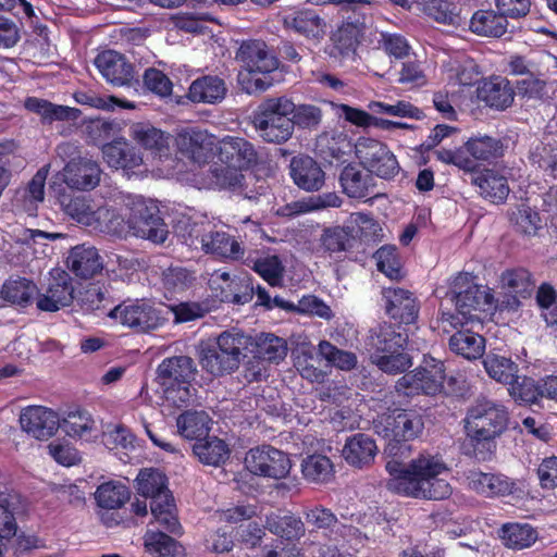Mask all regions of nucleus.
<instances>
[{
    "label": "nucleus",
    "mask_w": 557,
    "mask_h": 557,
    "mask_svg": "<svg viewBox=\"0 0 557 557\" xmlns=\"http://www.w3.org/2000/svg\"><path fill=\"white\" fill-rule=\"evenodd\" d=\"M341 205L342 199L336 193H325L310 197L308 201H295L290 205H286L282 209V214L293 216L313 210L338 208Z\"/></svg>",
    "instance_id": "obj_55"
},
{
    "label": "nucleus",
    "mask_w": 557,
    "mask_h": 557,
    "mask_svg": "<svg viewBox=\"0 0 557 557\" xmlns=\"http://www.w3.org/2000/svg\"><path fill=\"white\" fill-rule=\"evenodd\" d=\"M499 537L506 547L520 550L531 547L537 541L539 534L529 523L508 522L502 525Z\"/></svg>",
    "instance_id": "obj_47"
},
{
    "label": "nucleus",
    "mask_w": 557,
    "mask_h": 557,
    "mask_svg": "<svg viewBox=\"0 0 557 557\" xmlns=\"http://www.w3.org/2000/svg\"><path fill=\"white\" fill-rule=\"evenodd\" d=\"M60 426L72 438H89L95 431L92 416L81 407L66 411Z\"/></svg>",
    "instance_id": "obj_49"
},
{
    "label": "nucleus",
    "mask_w": 557,
    "mask_h": 557,
    "mask_svg": "<svg viewBox=\"0 0 557 557\" xmlns=\"http://www.w3.org/2000/svg\"><path fill=\"white\" fill-rule=\"evenodd\" d=\"M478 99L487 107L504 111L509 108L515 99V89L510 82L503 76H492L484 79L478 87Z\"/></svg>",
    "instance_id": "obj_28"
},
{
    "label": "nucleus",
    "mask_w": 557,
    "mask_h": 557,
    "mask_svg": "<svg viewBox=\"0 0 557 557\" xmlns=\"http://www.w3.org/2000/svg\"><path fill=\"white\" fill-rule=\"evenodd\" d=\"M125 220L115 209L102 206L99 208L92 230L99 233L122 237L127 231L153 243H163L168 237V226L160 215L158 206L152 200L135 197L128 205Z\"/></svg>",
    "instance_id": "obj_3"
},
{
    "label": "nucleus",
    "mask_w": 557,
    "mask_h": 557,
    "mask_svg": "<svg viewBox=\"0 0 557 557\" xmlns=\"http://www.w3.org/2000/svg\"><path fill=\"white\" fill-rule=\"evenodd\" d=\"M364 25L366 15L356 12L352 8V13L345 17V21L332 35L334 47L342 55H348L356 51L363 37Z\"/></svg>",
    "instance_id": "obj_27"
},
{
    "label": "nucleus",
    "mask_w": 557,
    "mask_h": 557,
    "mask_svg": "<svg viewBox=\"0 0 557 557\" xmlns=\"http://www.w3.org/2000/svg\"><path fill=\"white\" fill-rule=\"evenodd\" d=\"M529 161L533 166L543 170L546 175L557 180V145L537 144L530 151Z\"/></svg>",
    "instance_id": "obj_58"
},
{
    "label": "nucleus",
    "mask_w": 557,
    "mask_h": 557,
    "mask_svg": "<svg viewBox=\"0 0 557 557\" xmlns=\"http://www.w3.org/2000/svg\"><path fill=\"white\" fill-rule=\"evenodd\" d=\"M385 468L389 474L386 486L396 494L434 500L445 499L451 494L449 483L438 478L445 466L433 458L420 457L408 465L393 459Z\"/></svg>",
    "instance_id": "obj_2"
},
{
    "label": "nucleus",
    "mask_w": 557,
    "mask_h": 557,
    "mask_svg": "<svg viewBox=\"0 0 557 557\" xmlns=\"http://www.w3.org/2000/svg\"><path fill=\"white\" fill-rule=\"evenodd\" d=\"M304 478L311 483L324 484L334 478V465L332 460L321 454L307 456L301 462Z\"/></svg>",
    "instance_id": "obj_51"
},
{
    "label": "nucleus",
    "mask_w": 557,
    "mask_h": 557,
    "mask_svg": "<svg viewBox=\"0 0 557 557\" xmlns=\"http://www.w3.org/2000/svg\"><path fill=\"white\" fill-rule=\"evenodd\" d=\"M449 348L468 360H475L484 354L485 338L469 330H459L450 336Z\"/></svg>",
    "instance_id": "obj_48"
},
{
    "label": "nucleus",
    "mask_w": 557,
    "mask_h": 557,
    "mask_svg": "<svg viewBox=\"0 0 557 557\" xmlns=\"http://www.w3.org/2000/svg\"><path fill=\"white\" fill-rule=\"evenodd\" d=\"M375 432L389 443L401 444L418 438L424 430L422 413L414 408H394L377 414Z\"/></svg>",
    "instance_id": "obj_10"
},
{
    "label": "nucleus",
    "mask_w": 557,
    "mask_h": 557,
    "mask_svg": "<svg viewBox=\"0 0 557 557\" xmlns=\"http://www.w3.org/2000/svg\"><path fill=\"white\" fill-rule=\"evenodd\" d=\"M339 184L343 193L349 198L364 199L375 197L374 180L372 174L357 164H347L339 174Z\"/></svg>",
    "instance_id": "obj_26"
},
{
    "label": "nucleus",
    "mask_w": 557,
    "mask_h": 557,
    "mask_svg": "<svg viewBox=\"0 0 557 557\" xmlns=\"http://www.w3.org/2000/svg\"><path fill=\"white\" fill-rule=\"evenodd\" d=\"M61 157L71 160L65 164L62 176L63 182L71 189L91 190L99 185L101 170L99 164L88 158L74 154L78 153V147L74 143H64L58 146Z\"/></svg>",
    "instance_id": "obj_12"
},
{
    "label": "nucleus",
    "mask_w": 557,
    "mask_h": 557,
    "mask_svg": "<svg viewBox=\"0 0 557 557\" xmlns=\"http://www.w3.org/2000/svg\"><path fill=\"white\" fill-rule=\"evenodd\" d=\"M448 295L461 314L473 317L472 312L481 309L486 297L481 286L474 282L470 273H459L450 283Z\"/></svg>",
    "instance_id": "obj_19"
},
{
    "label": "nucleus",
    "mask_w": 557,
    "mask_h": 557,
    "mask_svg": "<svg viewBox=\"0 0 557 557\" xmlns=\"http://www.w3.org/2000/svg\"><path fill=\"white\" fill-rule=\"evenodd\" d=\"M321 247L332 253L348 251L352 247L351 232L343 226L327 227L321 235Z\"/></svg>",
    "instance_id": "obj_60"
},
{
    "label": "nucleus",
    "mask_w": 557,
    "mask_h": 557,
    "mask_svg": "<svg viewBox=\"0 0 557 557\" xmlns=\"http://www.w3.org/2000/svg\"><path fill=\"white\" fill-rule=\"evenodd\" d=\"M376 451L373 438L364 433H356L346 440L342 455L348 465L362 469L373 462Z\"/></svg>",
    "instance_id": "obj_33"
},
{
    "label": "nucleus",
    "mask_w": 557,
    "mask_h": 557,
    "mask_svg": "<svg viewBox=\"0 0 557 557\" xmlns=\"http://www.w3.org/2000/svg\"><path fill=\"white\" fill-rule=\"evenodd\" d=\"M103 160L113 169L134 170L143 163L138 150L125 140H112L102 148Z\"/></svg>",
    "instance_id": "obj_39"
},
{
    "label": "nucleus",
    "mask_w": 557,
    "mask_h": 557,
    "mask_svg": "<svg viewBox=\"0 0 557 557\" xmlns=\"http://www.w3.org/2000/svg\"><path fill=\"white\" fill-rule=\"evenodd\" d=\"M409 335L392 323H382L372 330L369 345L372 349V362L384 373H405L412 366L407 351Z\"/></svg>",
    "instance_id": "obj_4"
},
{
    "label": "nucleus",
    "mask_w": 557,
    "mask_h": 557,
    "mask_svg": "<svg viewBox=\"0 0 557 557\" xmlns=\"http://www.w3.org/2000/svg\"><path fill=\"white\" fill-rule=\"evenodd\" d=\"M3 307L7 305L25 309L37 300L39 289L36 283L24 276H10L1 286Z\"/></svg>",
    "instance_id": "obj_30"
},
{
    "label": "nucleus",
    "mask_w": 557,
    "mask_h": 557,
    "mask_svg": "<svg viewBox=\"0 0 557 557\" xmlns=\"http://www.w3.org/2000/svg\"><path fill=\"white\" fill-rule=\"evenodd\" d=\"M148 530L144 536L146 552L154 557H185V548L175 539L166 534V530Z\"/></svg>",
    "instance_id": "obj_44"
},
{
    "label": "nucleus",
    "mask_w": 557,
    "mask_h": 557,
    "mask_svg": "<svg viewBox=\"0 0 557 557\" xmlns=\"http://www.w3.org/2000/svg\"><path fill=\"white\" fill-rule=\"evenodd\" d=\"M175 141L182 157L197 163L206 161L207 132L197 127H187L177 134Z\"/></svg>",
    "instance_id": "obj_41"
},
{
    "label": "nucleus",
    "mask_w": 557,
    "mask_h": 557,
    "mask_svg": "<svg viewBox=\"0 0 557 557\" xmlns=\"http://www.w3.org/2000/svg\"><path fill=\"white\" fill-rule=\"evenodd\" d=\"M482 197L493 203H503L507 199L510 188L505 175L493 169H484L472 178Z\"/></svg>",
    "instance_id": "obj_38"
},
{
    "label": "nucleus",
    "mask_w": 557,
    "mask_h": 557,
    "mask_svg": "<svg viewBox=\"0 0 557 557\" xmlns=\"http://www.w3.org/2000/svg\"><path fill=\"white\" fill-rule=\"evenodd\" d=\"M357 158L371 174L381 178L391 180L399 172L395 154L380 140L361 137L357 143Z\"/></svg>",
    "instance_id": "obj_14"
},
{
    "label": "nucleus",
    "mask_w": 557,
    "mask_h": 557,
    "mask_svg": "<svg viewBox=\"0 0 557 557\" xmlns=\"http://www.w3.org/2000/svg\"><path fill=\"white\" fill-rule=\"evenodd\" d=\"M94 64L113 86H131L134 81V65L120 52L104 50L97 54Z\"/></svg>",
    "instance_id": "obj_22"
},
{
    "label": "nucleus",
    "mask_w": 557,
    "mask_h": 557,
    "mask_svg": "<svg viewBox=\"0 0 557 557\" xmlns=\"http://www.w3.org/2000/svg\"><path fill=\"white\" fill-rule=\"evenodd\" d=\"M58 201L63 211L75 220L77 223L84 224L92 228L99 208L89 197L85 195L71 196L64 190L58 191Z\"/></svg>",
    "instance_id": "obj_34"
},
{
    "label": "nucleus",
    "mask_w": 557,
    "mask_h": 557,
    "mask_svg": "<svg viewBox=\"0 0 557 557\" xmlns=\"http://www.w3.org/2000/svg\"><path fill=\"white\" fill-rule=\"evenodd\" d=\"M508 21L499 11L478 10L475 11L469 23V29L479 36L499 38L506 32Z\"/></svg>",
    "instance_id": "obj_40"
},
{
    "label": "nucleus",
    "mask_w": 557,
    "mask_h": 557,
    "mask_svg": "<svg viewBox=\"0 0 557 557\" xmlns=\"http://www.w3.org/2000/svg\"><path fill=\"white\" fill-rule=\"evenodd\" d=\"M76 298L72 276L64 270L55 269L46 294H39L36 306L45 312H55L63 307L72 305Z\"/></svg>",
    "instance_id": "obj_18"
},
{
    "label": "nucleus",
    "mask_w": 557,
    "mask_h": 557,
    "mask_svg": "<svg viewBox=\"0 0 557 557\" xmlns=\"http://www.w3.org/2000/svg\"><path fill=\"white\" fill-rule=\"evenodd\" d=\"M508 138L475 135L454 149L441 148L435 151L437 160L453 164L466 172H476L481 164H496L507 151Z\"/></svg>",
    "instance_id": "obj_5"
},
{
    "label": "nucleus",
    "mask_w": 557,
    "mask_h": 557,
    "mask_svg": "<svg viewBox=\"0 0 557 557\" xmlns=\"http://www.w3.org/2000/svg\"><path fill=\"white\" fill-rule=\"evenodd\" d=\"M426 15L434 21L447 24L459 25L461 23L460 9L451 0H419Z\"/></svg>",
    "instance_id": "obj_53"
},
{
    "label": "nucleus",
    "mask_w": 557,
    "mask_h": 557,
    "mask_svg": "<svg viewBox=\"0 0 557 557\" xmlns=\"http://www.w3.org/2000/svg\"><path fill=\"white\" fill-rule=\"evenodd\" d=\"M226 91L223 78L216 75H203L190 84L187 98L194 103L215 104L225 98Z\"/></svg>",
    "instance_id": "obj_37"
},
{
    "label": "nucleus",
    "mask_w": 557,
    "mask_h": 557,
    "mask_svg": "<svg viewBox=\"0 0 557 557\" xmlns=\"http://www.w3.org/2000/svg\"><path fill=\"white\" fill-rule=\"evenodd\" d=\"M67 268L82 278H89L100 273L103 262L95 247L75 246L66 258Z\"/></svg>",
    "instance_id": "obj_36"
},
{
    "label": "nucleus",
    "mask_w": 557,
    "mask_h": 557,
    "mask_svg": "<svg viewBox=\"0 0 557 557\" xmlns=\"http://www.w3.org/2000/svg\"><path fill=\"white\" fill-rule=\"evenodd\" d=\"M319 354L329 364L343 371L352 370L358 362L355 352L339 349L327 341L320 342Z\"/></svg>",
    "instance_id": "obj_61"
},
{
    "label": "nucleus",
    "mask_w": 557,
    "mask_h": 557,
    "mask_svg": "<svg viewBox=\"0 0 557 557\" xmlns=\"http://www.w3.org/2000/svg\"><path fill=\"white\" fill-rule=\"evenodd\" d=\"M157 372L160 383L189 384L196 377L197 366L189 356H173L163 359Z\"/></svg>",
    "instance_id": "obj_35"
},
{
    "label": "nucleus",
    "mask_w": 557,
    "mask_h": 557,
    "mask_svg": "<svg viewBox=\"0 0 557 557\" xmlns=\"http://www.w3.org/2000/svg\"><path fill=\"white\" fill-rule=\"evenodd\" d=\"M199 242L206 253L212 255L221 260H239L245 253L242 244L226 232H210L203 234Z\"/></svg>",
    "instance_id": "obj_32"
},
{
    "label": "nucleus",
    "mask_w": 557,
    "mask_h": 557,
    "mask_svg": "<svg viewBox=\"0 0 557 557\" xmlns=\"http://www.w3.org/2000/svg\"><path fill=\"white\" fill-rule=\"evenodd\" d=\"M255 295L252 280L249 276H234L225 286H221L220 299L223 302L245 305Z\"/></svg>",
    "instance_id": "obj_54"
},
{
    "label": "nucleus",
    "mask_w": 557,
    "mask_h": 557,
    "mask_svg": "<svg viewBox=\"0 0 557 557\" xmlns=\"http://www.w3.org/2000/svg\"><path fill=\"white\" fill-rule=\"evenodd\" d=\"M136 141L147 150H151L160 160L169 154L168 138L164 133L153 126L139 125L135 129Z\"/></svg>",
    "instance_id": "obj_56"
},
{
    "label": "nucleus",
    "mask_w": 557,
    "mask_h": 557,
    "mask_svg": "<svg viewBox=\"0 0 557 557\" xmlns=\"http://www.w3.org/2000/svg\"><path fill=\"white\" fill-rule=\"evenodd\" d=\"M212 420L205 411L187 410L176 420L180 434L189 441L202 442L209 436Z\"/></svg>",
    "instance_id": "obj_42"
},
{
    "label": "nucleus",
    "mask_w": 557,
    "mask_h": 557,
    "mask_svg": "<svg viewBox=\"0 0 557 557\" xmlns=\"http://www.w3.org/2000/svg\"><path fill=\"white\" fill-rule=\"evenodd\" d=\"M318 147L324 158L337 161H346V157H350L352 152L357 156V143L345 132L324 133L318 139Z\"/></svg>",
    "instance_id": "obj_43"
},
{
    "label": "nucleus",
    "mask_w": 557,
    "mask_h": 557,
    "mask_svg": "<svg viewBox=\"0 0 557 557\" xmlns=\"http://www.w3.org/2000/svg\"><path fill=\"white\" fill-rule=\"evenodd\" d=\"M265 525L272 534L288 542L299 541L306 532L301 518L293 513H271L267 516Z\"/></svg>",
    "instance_id": "obj_45"
},
{
    "label": "nucleus",
    "mask_w": 557,
    "mask_h": 557,
    "mask_svg": "<svg viewBox=\"0 0 557 557\" xmlns=\"http://www.w3.org/2000/svg\"><path fill=\"white\" fill-rule=\"evenodd\" d=\"M293 182L306 191L319 190L325 182V173L320 164L309 156L293 157L289 164Z\"/></svg>",
    "instance_id": "obj_25"
},
{
    "label": "nucleus",
    "mask_w": 557,
    "mask_h": 557,
    "mask_svg": "<svg viewBox=\"0 0 557 557\" xmlns=\"http://www.w3.org/2000/svg\"><path fill=\"white\" fill-rule=\"evenodd\" d=\"M193 451L203 465L218 467L230 457L228 445L216 436H208L193 445Z\"/></svg>",
    "instance_id": "obj_50"
},
{
    "label": "nucleus",
    "mask_w": 557,
    "mask_h": 557,
    "mask_svg": "<svg viewBox=\"0 0 557 557\" xmlns=\"http://www.w3.org/2000/svg\"><path fill=\"white\" fill-rule=\"evenodd\" d=\"M283 28L304 37L314 45L320 44L327 34L329 24L323 15L314 9L296 8L282 15Z\"/></svg>",
    "instance_id": "obj_16"
},
{
    "label": "nucleus",
    "mask_w": 557,
    "mask_h": 557,
    "mask_svg": "<svg viewBox=\"0 0 557 557\" xmlns=\"http://www.w3.org/2000/svg\"><path fill=\"white\" fill-rule=\"evenodd\" d=\"M107 315L137 333L156 330L163 324L160 310L145 300L123 301L107 312Z\"/></svg>",
    "instance_id": "obj_13"
},
{
    "label": "nucleus",
    "mask_w": 557,
    "mask_h": 557,
    "mask_svg": "<svg viewBox=\"0 0 557 557\" xmlns=\"http://www.w3.org/2000/svg\"><path fill=\"white\" fill-rule=\"evenodd\" d=\"M445 380L444 362L431 355H423L421 363L416 369L397 380L395 389L406 396H435L443 391Z\"/></svg>",
    "instance_id": "obj_11"
},
{
    "label": "nucleus",
    "mask_w": 557,
    "mask_h": 557,
    "mask_svg": "<svg viewBox=\"0 0 557 557\" xmlns=\"http://www.w3.org/2000/svg\"><path fill=\"white\" fill-rule=\"evenodd\" d=\"M509 420V410L503 403L478 397L462 420L465 454L478 461L492 460L497 451V438L507 431Z\"/></svg>",
    "instance_id": "obj_1"
},
{
    "label": "nucleus",
    "mask_w": 557,
    "mask_h": 557,
    "mask_svg": "<svg viewBox=\"0 0 557 557\" xmlns=\"http://www.w3.org/2000/svg\"><path fill=\"white\" fill-rule=\"evenodd\" d=\"M383 300L386 314L398 323L397 326H409L417 323L420 304L412 292L400 287L383 289Z\"/></svg>",
    "instance_id": "obj_17"
},
{
    "label": "nucleus",
    "mask_w": 557,
    "mask_h": 557,
    "mask_svg": "<svg viewBox=\"0 0 557 557\" xmlns=\"http://www.w3.org/2000/svg\"><path fill=\"white\" fill-rule=\"evenodd\" d=\"M305 519L318 533L330 542L338 543L345 536L346 525L342 523L336 515L329 508L321 505L305 510Z\"/></svg>",
    "instance_id": "obj_31"
},
{
    "label": "nucleus",
    "mask_w": 557,
    "mask_h": 557,
    "mask_svg": "<svg viewBox=\"0 0 557 557\" xmlns=\"http://www.w3.org/2000/svg\"><path fill=\"white\" fill-rule=\"evenodd\" d=\"M245 462L251 473L275 480L286 478L292 469L288 454L265 444L251 448Z\"/></svg>",
    "instance_id": "obj_15"
},
{
    "label": "nucleus",
    "mask_w": 557,
    "mask_h": 557,
    "mask_svg": "<svg viewBox=\"0 0 557 557\" xmlns=\"http://www.w3.org/2000/svg\"><path fill=\"white\" fill-rule=\"evenodd\" d=\"M243 171L239 168L223 164L215 168L212 173L214 182L220 188L227 189L247 199H256L261 195L256 188L250 187V184L257 181L256 176L251 173L246 175Z\"/></svg>",
    "instance_id": "obj_24"
},
{
    "label": "nucleus",
    "mask_w": 557,
    "mask_h": 557,
    "mask_svg": "<svg viewBox=\"0 0 557 557\" xmlns=\"http://www.w3.org/2000/svg\"><path fill=\"white\" fill-rule=\"evenodd\" d=\"M510 222L517 232L523 235H535L542 228L540 213L529 206L521 205L510 214Z\"/></svg>",
    "instance_id": "obj_64"
},
{
    "label": "nucleus",
    "mask_w": 557,
    "mask_h": 557,
    "mask_svg": "<svg viewBox=\"0 0 557 557\" xmlns=\"http://www.w3.org/2000/svg\"><path fill=\"white\" fill-rule=\"evenodd\" d=\"M247 343L243 345L244 357L251 355L263 362H278L287 355L286 341L274 335L261 333L252 337L246 334Z\"/></svg>",
    "instance_id": "obj_23"
},
{
    "label": "nucleus",
    "mask_w": 557,
    "mask_h": 557,
    "mask_svg": "<svg viewBox=\"0 0 557 557\" xmlns=\"http://www.w3.org/2000/svg\"><path fill=\"white\" fill-rule=\"evenodd\" d=\"M236 58L245 70L239 73V83L248 94L262 92L273 85L271 74L277 70L278 60L263 40L243 41Z\"/></svg>",
    "instance_id": "obj_6"
},
{
    "label": "nucleus",
    "mask_w": 557,
    "mask_h": 557,
    "mask_svg": "<svg viewBox=\"0 0 557 557\" xmlns=\"http://www.w3.org/2000/svg\"><path fill=\"white\" fill-rule=\"evenodd\" d=\"M246 343V334L239 330L222 332L215 344L201 349L199 363L202 370L213 376L236 371L244 356L243 345Z\"/></svg>",
    "instance_id": "obj_9"
},
{
    "label": "nucleus",
    "mask_w": 557,
    "mask_h": 557,
    "mask_svg": "<svg viewBox=\"0 0 557 557\" xmlns=\"http://www.w3.org/2000/svg\"><path fill=\"white\" fill-rule=\"evenodd\" d=\"M137 492L144 498H150V511L159 527L174 535H180L182 525L177 517L174 496L168 488V479L157 469H144L137 479Z\"/></svg>",
    "instance_id": "obj_7"
},
{
    "label": "nucleus",
    "mask_w": 557,
    "mask_h": 557,
    "mask_svg": "<svg viewBox=\"0 0 557 557\" xmlns=\"http://www.w3.org/2000/svg\"><path fill=\"white\" fill-rule=\"evenodd\" d=\"M467 481L471 491L487 498L506 497L520 491L517 482L503 473L470 470Z\"/></svg>",
    "instance_id": "obj_20"
},
{
    "label": "nucleus",
    "mask_w": 557,
    "mask_h": 557,
    "mask_svg": "<svg viewBox=\"0 0 557 557\" xmlns=\"http://www.w3.org/2000/svg\"><path fill=\"white\" fill-rule=\"evenodd\" d=\"M510 385L509 393L516 399L524 404H535L543 398L541 381L537 382L533 377L517 374L516 380Z\"/></svg>",
    "instance_id": "obj_62"
},
{
    "label": "nucleus",
    "mask_w": 557,
    "mask_h": 557,
    "mask_svg": "<svg viewBox=\"0 0 557 557\" xmlns=\"http://www.w3.org/2000/svg\"><path fill=\"white\" fill-rule=\"evenodd\" d=\"M77 300L87 311H109L111 305L108 290L95 283H89L84 290H81Z\"/></svg>",
    "instance_id": "obj_63"
},
{
    "label": "nucleus",
    "mask_w": 557,
    "mask_h": 557,
    "mask_svg": "<svg viewBox=\"0 0 557 557\" xmlns=\"http://www.w3.org/2000/svg\"><path fill=\"white\" fill-rule=\"evenodd\" d=\"M483 366L490 377L506 385L512 383L518 374V364L511 358L497 354H487Z\"/></svg>",
    "instance_id": "obj_52"
},
{
    "label": "nucleus",
    "mask_w": 557,
    "mask_h": 557,
    "mask_svg": "<svg viewBox=\"0 0 557 557\" xmlns=\"http://www.w3.org/2000/svg\"><path fill=\"white\" fill-rule=\"evenodd\" d=\"M129 487L121 481L109 480L101 483L96 492L95 499L97 505L107 510L122 508L131 499Z\"/></svg>",
    "instance_id": "obj_46"
},
{
    "label": "nucleus",
    "mask_w": 557,
    "mask_h": 557,
    "mask_svg": "<svg viewBox=\"0 0 557 557\" xmlns=\"http://www.w3.org/2000/svg\"><path fill=\"white\" fill-rule=\"evenodd\" d=\"M219 158L223 164L248 170L257 164L258 152L247 139L228 137L220 148Z\"/></svg>",
    "instance_id": "obj_29"
},
{
    "label": "nucleus",
    "mask_w": 557,
    "mask_h": 557,
    "mask_svg": "<svg viewBox=\"0 0 557 557\" xmlns=\"http://www.w3.org/2000/svg\"><path fill=\"white\" fill-rule=\"evenodd\" d=\"M374 258L380 272L388 278L399 281L404 277L403 267L396 246L385 245L379 248Z\"/></svg>",
    "instance_id": "obj_59"
},
{
    "label": "nucleus",
    "mask_w": 557,
    "mask_h": 557,
    "mask_svg": "<svg viewBox=\"0 0 557 557\" xmlns=\"http://www.w3.org/2000/svg\"><path fill=\"white\" fill-rule=\"evenodd\" d=\"M502 282L511 293L522 298L530 297L535 285L532 273L524 268L506 270L502 274Z\"/></svg>",
    "instance_id": "obj_57"
},
{
    "label": "nucleus",
    "mask_w": 557,
    "mask_h": 557,
    "mask_svg": "<svg viewBox=\"0 0 557 557\" xmlns=\"http://www.w3.org/2000/svg\"><path fill=\"white\" fill-rule=\"evenodd\" d=\"M294 101L286 96L268 97L253 111L252 124L259 137L268 143L281 145L294 134L290 120Z\"/></svg>",
    "instance_id": "obj_8"
},
{
    "label": "nucleus",
    "mask_w": 557,
    "mask_h": 557,
    "mask_svg": "<svg viewBox=\"0 0 557 557\" xmlns=\"http://www.w3.org/2000/svg\"><path fill=\"white\" fill-rule=\"evenodd\" d=\"M22 429L36 440H48L60 428L59 414L44 406H29L20 416Z\"/></svg>",
    "instance_id": "obj_21"
}]
</instances>
